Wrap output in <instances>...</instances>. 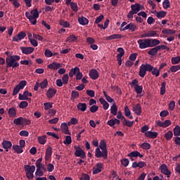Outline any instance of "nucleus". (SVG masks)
<instances>
[{
  "label": "nucleus",
  "mask_w": 180,
  "mask_h": 180,
  "mask_svg": "<svg viewBox=\"0 0 180 180\" xmlns=\"http://www.w3.org/2000/svg\"><path fill=\"white\" fill-rule=\"evenodd\" d=\"M5 54L6 56H8V58H6V68H16V67H19V63H17L16 61L20 60V56L18 55L9 56V51H6Z\"/></svg>",
  "instance_id": "obj_1"
},
{
  "label": "nucleus",
  "mask_w": 180,
  "mask_h": 180,
  "mask_svg": "<svg viewBox=\"0 0 180 180\" xmlns=\"http://www.w3.org/2000/svg\"><path fill=\"white\" fill-rule=\"evenodd\" d=\"M25 16L27 19L30 20L32 25H34L37 23V18H39V11L37 8L32 10L30 13L27 11L25 13Z\"/></svg>",
  "instance_id": "obj_2"
},
{
  "label": "nucleus",
  "mask_w": 180,
  "mask_h": 180,
  "mask_svg": "<svg viewBox=\"0 0 180 180\" xmlns=\"http://www.w3.org/2000/svg\"><path fill=\"white\" fill-rule=\"evenodd\" d=\"M154 70V67L150 64H142L139 68V75L141 78H144L146 74L148 72H151Z\"/></svg>",
  "instance_id": "obj_3"
},
{
  "label": "nucleus",
  "mask_w": 180,
  "mask_h": 180,
  "mask_svg": "<svg viewBox=\"0 0 180 180\" xmlns=\"http://www.w3.org/2000/svg\"><path fill=\"white\" fill-rule=\"evenodd\" d=\"M25 172L27 179H33L34 175L33 174L34 171H36V167L34 165H25L24 166Z\"/></svg>",
  "instance_id": "obj_4"
},
{
  "label": "nucleus",
  "mask_w": 180,
  "mask_h": 180,
  "mask_svg": "<svg viewBox=\"0 0 180 180\" xmlns=\"http://www.w3.org/2000/svg\"><path fill=\"white\" fill-rule=\"evenodd\" d=\"M74 149L75 150V157H80V158H82L83 160L86 158V154H85V152L81 148V147L75 146Z\"/></svg>",
  "instance_id": "obj_5"
},
{
  "label": "nucleus",
  "mask_w": 180,
  "mask_h": 180,
  "mask_svg": "<svg viewBox=\"0 0 180 180\" xmlns=\"http://www.w3.org/2000/svg\"><path fill=\"white\" fill-rule=\"evenodd\" d=\"M137 43L139 45V49H148V47H150L149 39H139Z\"/></svg>",
  "instance_id": "obj_6"
},
{
  "label": "nucleus",
  "mask_w": 180,
  "mask_h": 180,
  "mask_svg": "<svg viewBox=\"0 0 180 180\" xmlns=\"http://www.w3.org/2000/svg\"><path fill=\"white\" fill-rule=\"evenodd\" d=\"M131 85H134L135 92H136L138 95H140V94L143 92V86H139V80H137L136 79H134L131 82Z\"/></svg>",
  "instance_id": "obj_7"
},
{
  "label": "nucleus",
  "mask_w": 180,
  "mask_h": 180,
  "mask_svg": "<svg viewBox=\"0 0 180 180\" xmlns=\"http://www.w3.org/2000/svg\"><path fill=\"white\" fill-rule=\"evenodd\" d=\"M96 157L97 158H104V160H106L108 158V151L102 150L101 151V149L99 148H97L96 149Z\"/></svg>",
  "instance_id": "obj_8"
},
{
  "label": "nucleus",
  "mask_w": 180,
  "mask_h": 180,
  "mask_svg": "<svg viewBox=\"0 0 180 180\" xmlns=\"http://www.w3.org/2000/svg\"><path fill=\"white\" fill-rule=\"evenodd\" d=\"M160 172L164 175H167V178H171V171L168 169L167 165L162 164L160 165Z\"/></svg>",
  "instance_id": "obj_9"
},
{
  "label": "nucleus",
  "mask_w": 180,
  "mask_h": 180,
  "mask_svg": "<svg viewBox=\"0 0 180 180\" xmlns=\"http://www.w3.org/2000/svg\"><path fill=\"white\" fill-rule=\"evenodd\" d=\"M117 51L120 53L117 55V60L118 61V65H122V58L124 56V49L123 48H118Z\"/></svg>",
  "instance_id": "obj_10"
},
{
  "label": "nucleus",
  "mask_w": 180,
  "mask_h": 180,
  "mask_svg": "<svg viewBox=\"0 0 180 180\" xmlns=\"http://www.w3.org/2000/svg\"><path fill=\"white\" fill-rule=\"evenodd\" d=\"M27 96H32V93H30L28 91H25L23 94H19L20 101H31Z\"/></svg>",
  "instance_id": "obj_11"
},
{
  "label": "nucleus",
  "mask_w": 180,
  "mask_h": 180,
  "mask_svg": "<svg viewBox=\"0 0 180 180\" xmlns=\"http://www.w3.org/2000/svg\"><path fill=\"white\" fill-rule=\"evenodd\" d=\"M26 37V33L23 31L20 32L17 35L13 37V41H19L20 40H22Z\"/></svg>",
  "instance_id": "obj_12"
},
{
  "label": "nucleus",
  "mask_w": 180,
  "mask_h": 180,
  "mask_svg": "<svg viewBox=\"0 0 180 180\" xmlns=\"http://www.w3.org/2000/svg\"><path fill=\"white\" fill-rule=\"evenodd\" d=\"M1 146L4 149H6V151L8 152L9 151V148H12V142H11V141L4 139L1 143Z\"/></svg>",
  "instance_id": "obj_13"
},
{
  "label": "nucleus",
  "mask_w": 180,
  "mask_h": 180,
  "mask_svg": "<svg viewBox=\"0 0 180 180\" xmlns=\"http://www.w3.org/2000/svg\"><path fill=\"white\" fill-rule=\"evenodd\" d=\"M138 27L136 26V25H134V23L133 22H130L129 24H128L127 25H126L122 30H130L131 32H136V30H137Z\"/></svg>",
  "instance_id": "obj_14"
},
{
  "label": "nucleus",
  "mask_w": 180,
  "mask_h": 180,
  "mask_svg": "<svg viewBox=\"0 0 180 180\" xmlns=\"http://www.w3.org/2000/svg\"><path fill=\"white\" fill-rule=\"evenodd\" d=\"M20 50L22 51V53L23 54H32L34 51V48L33 47H25L22 46L20 47Z\"/></svg>",
  "instance_id": "obj_15"
},
{
  "label": "nucleus",
  "mask_w": 180,
  "mask_h": 180,
  "mask_svg": "<svg viewBox=\"0 0 180 180\" xmlns=\"http://www.w3.org/2000/svg\"><path fill=\"white\" fill-rule=\"evenodd\" d=\"M145 136L148 139H157L158 137V132L148 131L145 132Z\"/></svg>",
  "instance_id": "obj_16"
},
{
  "label": "nucleus",
  "mask_w": 180,
  "mask_h": 180,
  "mask_svg": "<svg viewBox=\"0 0 180 180\" xmlns=\"http://www.w3.org/2000/svg\"><path fill=\"white\" fill-rule=\"evenodd\" d=\"M56 94L57 90H56V89L49 88L46 91V96L50 99L53 98V96H54V95H56Z\"/></svg>",
  "instance_id": "obj_17"
},
{
  "label": "nucleus",
  "mask_w": 180,
  "mask_h": 180,
  "mask_svg": "<svg viewBox=\"0 0 180 180\" xmlns=\"http://www.w3.org/2000/svg\"><path fill=\"white\" fill-rule=\"evenodd\" d=\"M89 77L91 79H98L99 77V74L98 73V70H91L89 72Z\"/></svg>",
  "instance_id": "obj_18"
},
{
  "label": "nucleus",
  "mask_w": 180,
  "mask_h": 180,
  "mask_svg": "<svg viewBox=\"0 0 180 180\" xmlns=\"http://www.w3.org/2000/svg\"><path fill=\"white\" fill-rule=\"evenodd\" d=\"M60 129L65 134H71L68 129V125H67V123L63 122L60 125Z\"/></svg>",
  "instance_id": "obj_19"
},
{
  "label": "nucleus",
  "mask_w": 180,
  "mask_h": 180,
  "mask_svg": "<svg viewBox=\"0 0 180 180\" xmlns=\"http://www.w3.org/2000/svg\"><path fill=\"white\" fill-rule=\"evenodd\" d=\"M133 111L136 115L140 116L141 115V105L140 103H137L135 106L133 107Z\"/></svg>",
  "instance_id": "obj_20"
},
{
  "label": "nucleus",
  "mask_w": 180,
  "mask_h": 180,
  "mask_svg": "<svg viewBox=\"0 0 180 180\" xmlns=\"http://www.w3.org/2000/svg\"><path fill=\"white\" fill-rule=\"evenodd\" d=\"M63 67L60 63H57L56 62H53L48 65V68L50 70H58V68H61Z\"/></svg>",
  "instance_id": "obj_21"
},
{
  "label": "nucleus",
  "mask_w": 180,
  "mask_h": 180,
  "mask_svg": "<svg viewBox=\"0 0 180 180\" xmlns=\"http://www.w3.org/2000/svg\"><path fill=\"white\" fill-rule=\"evenodd\" d=\"M158 51H160V49L158 46H155L154 48L150 49L148 51V54H149V56H151L152 57H154V56H156V54L158 53Z\"/></svg>",
  "instance_id": "obj_22"
},
{
  "label": "nucleus",
  "mask_w": 180,
  "mask_h": 180,
  "mask_svg": "<svg viewBox=\"0 0 180 180\" xmlns=\"http://www.w3.org/2000/svg\"><path fill=\"white\" fill-rule=\"evenodd\" d=\"M150 45L149 47H157L160 44V41L156 39H149Z\"/></svg>",
  "instance_id": "obj_23"
},
{
  "label": "nucleus",
  "mask_w": 180,
  "mask_h": 180,
  "mask_svg": "<svg viewBox=\"0 0 180 180\" xmlns=\"http://www.w3.org/2000/svg\"><path fill=\"white\" fill-rule=\"evenodd\" d=\"M78 22L80 25H82L83 26H85V25H88V23H89V20H88L86 18L82 15L78 18Z\"/></svg>",
  "instance_id": "obj_24"
},
{
  "label": "nucleus",
  "mask_w": 180,
  "mask_h": 180,
  "mask_svg": "<svg viewBox=\"0 0 180 180\" xmlns=\"http://www.w3.org/2000/svg\"><path fill=\"white\" fill-rule=\"evenodd\" d=\"M131 9L134 13H137L138 12H140L141 9H140V4H132L131 6Z\"/></svg>",
  "instance_id": "obj_25"
},
{
  "label": "nucleus",
  "mask_w": 180,
  "mask_h": 180,
  "mask_svg": "<svg viewBox=\"0 0 180 180\" xmlns=\"http://www.w3.org/2000/svg\"><path fill=\"white\" fill-rule=\"evenodd\" d=\"M8 113L9 117H16V108H15L14 107H11L8 109Z\"/></svg>",
  "instance_id": "obj_26"
},
{
  "label": "nucleus",
  "mask_w": 180,
  "mask_h": 180,
  "mask_svg": "<svg viewBox=\"0 0 180 180\" xmlns=\"http://www.w3.org/2000/svg\"><path fill=\"white\" fill-rule=\"evenodd\" d=\"M51 154H53V149L51 147H49L46 150L45 160L46 161H49L50 160V157H51Z\"/></svg>",
  "instance_id": "obj_27"
},
{
  "label": "nucleus",
  "mask_w": 180,
  "mask_h": 180,
  "mask_svg": "<svg viewBox=\"0 0 180 180\" xmlns=\"http://www.w3.org/2000/svg\"><path fill=\"white\" fill-rule=\"evenodd\" d=\"M78 110H81V112H85L86 110V103H79L77 105Z\"/></svg>",
  "instance_id": "obj_28"
},
{
  "label": "nucleus",
  "mask_w": 180,
  "mask_h": 180,
  "mask_svg": "<svg viewBox=\"0 0 180 180\" xmlns=\"http://www.w3.org/2000/svg\"><path fill=\"white\" fill-rule=\"evenodd\" d=\"M77 72H79V68L75 67V68H72L69 72V77L72 78Z\"/></svg>",
  "instance_id": "obj_29"
},
{
  "label": "nucleus",
  "mask_w": 180,
  "mask_h": 180,
  "mask_svg": "<svg viewBox=\"0 0 180 180\" xmlns=\"http://www.w3.org/2000/svg\"><path fill=\"white\" fill-rule=\"evenodd\" d=\"M13 150H14V151L18 154H21V153H23V148L19 145H13Z\"/></svg>",
  "instance_id": "obj_30"
},
{
  "label": "nucleus",
  "mask_w": 180,
  "mask_h": 180,
  "mask_svg": "<svg viewBox=\"0 0 180 180\" xmlns=\"http://www.w3.org/2000/svg\"><path fill=\"white\" fill-rule=\"evenodd\" d=\"M99 148L102 151H108V148H106V141L105 140H101L99 145Z\"/></svg>",
  "instance_id": "obj_31"
},
{
  "label": "nucleus",
  "mask_w": 180,
  "mask_h": 180,
  "mask_svg": "<svg viewBox=\"0 0 180 180\" xmlns=\"http://www.w3.org/2000/svg\"><path fill=\"white\" fill-rule=\"evenodd\" d=\"M122 36L120 34H114L106 37L107 40H113L115 39H122Z\"/></svg>",
  "instance_id": "obj_32"
},
{
  "label": "nucleus",
  "mask_w": 180,
  "mask_h": 180,
  "mask_svg": "<svg viewBox=\"0 0 180 180\" xmlns=\"http://www.w3.org/2000/svg\"><path fill=\"white\" fill-rule=\"evenodd\" d=\"M162 33L163 34H175V33H176V31L171 29H165L162 31Z\"/></svg>",
  "instance_id": "obj_33"
},
{
  "label": "nucleus",
  "mask_w": 180,
  "mask_h": 180,
  "mask_svg": "<svg viewBox=\"0 0 180 180\" xmlns=\"http://www.w3.org/2000/svg\"><path fill=\"white\" fill-rule=\"evenodd\" d=\"M110 112L113 116H116L117 115V105H116V104H114L112 106H111Z\"/></svg>",
  "instance_id": "obj_34"
},
{
  "label": "nucleus",
  "mask_w": 180,
  "mask_h": 180,
  "mask_svg": "<svg viewBox=\"0 0 180 180\" xmlns=\"http://www.w3.org/2000/svg\"><path fill=\"white\" fill-rule=\"evenodd\" d=\"M124 115L127 117H129V119H133V115H131L130 109H129V106H126L124 108Z\"/></svg>",
  "instance_id": "obj_35"
},
{
  "label": "nucleus",
  "mask_w": 180,
  "mask_h": 180,
  "mask_svg": "<svg viewBox=\"0 0 180 180\" xmlns=\"http://www.w3.org/2000/svg\"><path fill=\"white\" fill-rule=\"evenodd\" d=\"M32 123V121L30 120H27L23 117H22V121H21V126H27Z\"/></svg>",
  "instance_id": "obj_36"
},
{
  "label": "nucleus",
  "mask_w": 180,
  "mask_h": 180,
  "mask_svg": "<svg viewBox=\"0 0 180 180\" xmlns=\"http://www.w3.org/2000/svg\"><path fill=\"white\" fill-rule=\"evenodd\" d=\"M174 136L172 131H168L167 133L165 134V139L167 141L171 140Z\"/></svg>",
  "instance_id": "obj_37"
},
{
  "label": "nucleus",
  "mask_w": 180,
  "mask_h": 180,
  "mask_svg": "<svg viewBox=\"0 0 180 180\" xmlns=\"http://www.w3.org/2000/svg\"><path fill=\"white\" fill-rule=\"evenodd\" d=\"M47 85H49V81H47V79H44V81L39 84L41 89H44V88H47Z\"/></svg>",
  "instance_id": "obj_38"
},
{
  "label": "nucleus",
  "mask_w": 180,
  "mask_h": 180,
  "mask_svg": "<svg viewBox=\"0 0 180 180\" xmlns=\"http://www.w3.org/2000/svg\"><path fill=\"white\" fill-rule=\"evenodd\" d=\"M174 136H176V137H178V136H180V127L179 125H176L174 129Z\"/></svg>",
  "instance_id": "obj_39"
},
{
  "label": "nucleus",
  "mask_w": 180,
  "mask_h": 180,
  "mask_svg": "<svg viewBox=\"0 0 180 180\" xmlns=\"http://www.w3.org/2000/svg\"><path fill=\"white\" fill-rule=\"evenodd\" d=\"M179 63H180V56H176V57L172 58V64H173V65L179 64Z\"/></svg>",
  "instance_id": "obj_40"
},
{
  "label": "nucleus",
  "mask_w": 180,
  "mask_h": 180,
  "mask_svg": "<svg viewBox=\"0 0 180 180\" xmlns=\"http://www.w3.org/2000/svg\"><path fill=\"white\" fill-rule=\"evenodd\" d=\"M46 135L38 136V141L39 144H46V142L47 141V140H46Z\"/></svg>",
  "instance_id": "obj_41"
},
{
  "label": "nucleus",
  "mask_w": 180,
  "mask_h": 180,
  "mask_svg": "<svg viewBox=\"0 0 180 180\" xmlns=\"http://www.w3.org/2000/svg\"><path fill=\"white\" fill-rule=\"evenodd\" d=\"M75 98H79V93L77 91H72L71 94V101H75Z\"/></svg>",
  "instance_id": "obj_42"
},
{
  "label": "nucleus",
  "mask_w": 180,
  "mask_h": 180,
  "mask_svg": "<svg viewBox=\"0 0 180 180\" xmlns=\"http://www.w3.org/2000/svg\"><path fill=\"white\" fill-rule=\"evenodd\" d=\"M167 15V12L162 11H159L156 13V16L158 18H165V16Z\"/></svg>",
  "instance_id": "obj_43"
},
{
  "label": "nucleus",
  "mask_w": 180,
  "mask_h": 180,
  "mask_svg": "<svg viewBox=\"0 0 180 180\" xmlns=\"http://www.w3.org/2000/svg\"><path fill=\"white\" fill-rule=\"evenodd\" d=\"M141 148H143V150H150V148H151V145L145 142L141 145Z\"/></svg>",
  "instance_id": "obj_44"
},
{
  "label": "nucleus",
  "mask_w": 180,
  "mask_h": 180,
  "mask_svg": "<svg viewBox=\"0 0 180 180\" xmlns=\"http://www.w3.org/2000/svg\"><path fill=\"white\" fill-rule=\"evenodd\" d=\"M78 38L75 37L74 34H70L66 39V41H70V43H72V41H75Z\"/></svg>",
  "instance_id": "obj_45"
},
{
  "label": "nucleus",
  "mask_w": 180,
  "mask_h": 180,
  "mask_svg": "<svg viewBox=\"0 0 180 180\" xmlns=\"http://www.w3.org/2000/svg\"><path fill=\"white\" fill-rule=\"evenodd\" d=\"M59 25L63 26V27H70V22L65 21L64 20H60L59 22Z\"/></svg>",
  "instance_id": "obj_46"
},
{
  "label": "nucleus",
  "mask_w": 180,
  "mask_h": 180,
  "mask_svg": "<svg viewBox=\"0 0 180 180\" xmlns=\"http://www.w3.org/2000/svg\"><path fill=\"white\" fill-rule=\"evenodd\" d=\"M70 8L73 11V12H78V5L76 3L71 2Z\"/></svg>",
  "instance_id": "obj_47"
},
{
  "label": "nucleus",
  "mask_w": 180,
  "mask_h": 180,
  "mask_svg": "<svg viewBox=\"0 0 180 180\" xmlns=\"http://www.w3.org/2000/svg\"><path fill=\"white\" fill-rule=\"evenodd\" d=\"M13 123L14 124H17V126H22V117L14 119Z\"/></svg>",
  "instance_id": "obj_48"
},
{
  "label": "nucleus",
  "mask_w": 180,
  "mask_h": 180,
  "mask_svg": "<svg viewBox=\"0 0 180 180\" xmlns=\"http://www.w3.org/2000/svg\"><path fill=\"white\" fill-rule=\"evenodd\" d=\"M20 89H22L17 84L13 89V96H15V95H18V94H19V92L20 91Z\"/></svg>",
  "instance_id": "obj_49"
},
{
  "label": "nucleus",
  "mask_w": 180,
  "mask_h": 180,
  "mask_svg": "<svg viewBox=\"0 0 180 180\" xmlns=\"http://www.w3.org/2000/svg\"><path fill=\"white\" fill-rule=\"evenodd\" d=\"M167 84L165 82L162 83L161 88H160V95H165V86Z\"/></svg>",
  "instance_id": "obj_50"
},
{
  "label": "nucleus",
  "mask_w": 180,
  "mask_h": 180,
  "mask_svg": "<svg viewBox=\"0 0 180 180\" xmlns=\"http://www.w3.org/2000/svg\"><path fill=\"white\" fill-rule=\"evenodd\" d=\"M26 85H27V82H26V80H22L18 84H17V86L21 89H23Z\"/></svg>",
  "instance_id": "obj_51"
},
{
  "label": "nucleus",
  "mask_w": 180,
  "mask_h": 180,
  "mask_svg": "<svg viewBox=\"0 0 180 180\" xmlns=\"http://www.w3.org/2000/svg\"><path fill=\"white\" fill-rule=\"evenodd\" d=\"M68 79H70V77H68V74H65L62 77V81L64 84V85H67L68 84Z\"/></svg>",
  "instance_id": "obj_52"
},
{
  "label": "nucleus",
  "mask_w": 180,
  "mask_h": 180,
  "mask_svg": "<svg viewBox=\"0 0 180 180\" xmlns=\"http://www.w3.org/2000/svg\"><path fill=\"white\" fill-rule=\"evenodd\" d=\"M164 9H168V8L171 7V4L169 3V0H165L163 4Z\"/></svg>",
  "instance_id": "obj_53"
},
{
  "label": "nucleus",
  "mask_w": 180,
  "mask_h": 180,
  "mask_svg": "<svg viewBox=\"0 0 180 180\" xmlns=\"http://www.w3.org/2000/svg\"><path fill=\"white\" fill-rule=\"evenodd\" d=\"M150 72H152L153 75H155V77H160V70L157 68H153Z\"/></svg>",
  "instance_id": "obj_54"
},
{
  "label": "nucleus",
  "mask_w": 180,
  "mask_h": 180,
  "mask_svg": "<svg viewBox=\"0 0 180 180\" xmlns=\"http://www.w3.org/2000/svg\"><path fill=\"white\" fill-rule=\"evenodd\" d=\"M29 103L27 101H21L19 104L20 109H25V108H27Z\"/></svg>",
  "instance_id": "obj_55"
},
{
  "label": "nucleus",
  "mask_w": 180,
  "mask_h": 180,
  "mask_svg": "<svg viewBox=\"0 0 180 180\" xmlns=\"http://www.w3.org/2000/svg\"><path fill=\"white\" fill-rule=\"evenodd\" d=\"M86 94L88 95V96H90V98H94L95 96V91L94 90H86Z\"/></svg>",
  "instance_id": "obj_56"
},
{
  "label": "nucleus",
  "mask_w": 180,
  "mask_h": 180,
  "mask_svg": "<svg viewBox=\"0 0 180 180\" xmlns=\"http://www.w3.org/2000/svg\"><path fill=\"white\" fill-rule=\"evenodd\" d=\"M98 110L99 107L98 105H94L90 108L91 113H95L96 112H98Z\"/></svg>",
  "instance_id": "obj_57"
},
{
  "label": "nucleus",
  "mask_w": 180,
  "mask_h": 180,
  "mask_svg": "<svg viewBox=\"0 0 180 180\" xmlns=\"http://www.w3.org/2000/svg\"><path fill=\"white\" fill-rule=\"evenodd\" d=\"M45 110H49L53 108V103H44Z\"/></svg>",
  "instance_id": "obj_58"
},
{
  "label": "nucleus",
  "mask_w": 180,
  "mask_h": 180,
  "mask_svg": "<svg viewBox=\"0 0 180 180\" xmlns=\"http://www.w3.org/2000/svg\"><path fill=\"white\" fill-rule=\"evenodd\" d=\"M71 143H72V140L71 139V136H67L65 137V140L63 141L64 144H71Z\"/></svg>",
  "instance_id": "obj_59"
},
{
  "label": "nucleus",
  "mask_w": 180,
  "mask_h": 180,
  "mask_svg": "<svg viewBox=\"0 0 180 180\" xmlns=\"http://www.w3.org/2000/svg\"><path fill=\"white\" fill-rule=\"evenodd\" d=\"M37 171H36V172H35L36 176H43L44 173H43V171H41V170L40 169V167H37Z\"/></svg>",
  "instance_id": "obj_60"
},
{
  "label": "nucleus",
  "mask_w": 180,
  "mask_h": 180,
  "mask_svg": "<svg viewBox=\"0 0 180 180\" xmlns=\"http://www.w3.org/2000/svg\"><path fill=\"white\" fill-rule=\"evenodd\" d=\"M129 159L127 158H124L122 160H121V164L122 165H123V167H127V165H129Z\"/></svg>",
  "instance_id": "obj_61"
},
{
  "label": "nucleus",
  "mask_w": 180,
  "mask_h": 180,
  "mask_svg": "<svg viewBox=\"0 0 180 180\" xmlns=\"http://www.w3.org/2000/svg\"><path fill=\"white\" fill-rule=\"evenodd\" d=\"M105 18V16H103V15H100L98 17L96 18V20H95V23L96 25H98V23H101V20H103V18Z\"/></svg>",
  "instance_id": "obj_62"
},
{
  "label": "nucleus",
  "mask_w": 180,
  "mask_h": 180,
  "mask_svg": "<svg viewBox=\"0 0 180 180\" xmlns=\"http://www.w3.org/2000/svg\"><path fill=\"white\" fill-rule=\"evenodd\" d=\"M169 110H174V109H175V101H172L169 103Z\"/></svg>",
  "instance_id": "obj_63"
},
{
  "label": "nucleus",
  "mask_w": 180,
  "mask_h": 180,
  "mask_svg": "<svg viewBox=\"0 0 180 180\" xmlns=\"http://www.w3.org/2000/svg\"><path fill=\"white\" fill-rule=\"evenodd\" d=\"M89 179H91V177H89V175L86 174H82V176L80 178V180H89Z\"/></svg>",
  "instance_id": "obj_64"
}]
</instances>
